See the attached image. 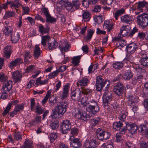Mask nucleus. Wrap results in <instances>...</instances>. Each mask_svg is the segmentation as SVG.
Instances as JSON below:
<instances>
[{
    "label": "nucleus",
    "mask_w": 148,
    "mask_h": 148,
    "mask_svg": "<svg viewBox=\"0 0 148 148\" xmlns=\"http://www.w3.org/2000/svg\"><path fill=\"white\" fill-rule=\"evenodd\" d=\"M136 22L140 26L145 28L148 25V14L145 13L136 17Z\"/></svg>",
    "instance_id": "f257e3e1"
},
{
    "label": "nucleus",
    "mask_w": 148,
    "mask_h": 148,
    "mask_svg": "<svg viewBox=\"0 0 148 148\" xmlns=\"http://www.w3.org/2000/svg\"><path fill=\"white\" fill-rule=\"evenodd\" d=\"M96 135L99 139L102 140L109 139L110 136V133L107 131H104L100 128L97 129L96 131Z\"/></svg>",
    "instance_id": "f03ea898"
},
{
    "label": "nucleus",
    "mask_w": 148,
    "mask_h": 148,
    "mask_svg": "<svg viewBox=\"0 0 148 148\" xmlns=\"http://www.w3.org/2000/svg\"><path fill=\"white\" fill-rule=\"evenodd\" d=\"M128 69L125 71L124 75H123L121 74H119L113 80V82L117 81L118 82L120 79H121L122 77L125 80H129L132 78L133 77V75L130 69L128 68Z\"/></svg>",
    "instance_id": "7ed1b4c3"
},
{
    "label": "nucleus",
    "mask_w": 148,
    "mask_h": 148,
    "mask_svg": "<svg viewBox=\"0 0 148 148\" xmlns=\"http://www.w3.org/2000/svg\"><path fill=\"white\" fill-rule=\"evenodd\" d=\"M40 12L43 13L45 16L47 22L53 23L56 21V19L54 18L51 17L49 14L48 8L45 7L41 8Z\"/></svg>",
    "instance_id": "20e7f679"
},
{
    "label": "nucleus",
    "mask_w": 148,
    "mask_h": 148,
    "mask_svg": "<svg viewBox=\"0 0 148 148\" xmlns=\"http://www.w3.org/2000/svg\"><path fill=\"white\" fill-rule=\"evenodd\" d=\"M71 127V123L69 120H66L61 123L60 130L63 134H66Z\"/></svg>",
    "instance_id": "39448f33"
},
{
    "label": "nucleus",
    "mask_w": 148,
    "mask_h": 148,
    "mask_svg": "<svg viewBox=\"0 0 148 148\" xmlns=\"http://www.w3.org/2000/svg\"><path fill=\"white\" fill-rule=\"evenodd\" d=\"M107 81L105 80L104 81L103 78L101 76H97L96 77V89L98 91H100L106 83Z\"/></svg>",
    "instance_id": "423d86ee"
},
{
    "label": "nucleus",
    "mask_w": 148,
    "mask_h": 148,
    "mask_svg": "<svg viewBox=\"0 0 148 148\" xmlns=\"http://www.w3.org/2000/svg\"><path fill=\"white\" fill-rule=\"evenodd\" d=\"M115 82L116 83L114 84H116L113 89V91L116 94L120 96L123 93L124 89V86L121 82H119V81L118 82L116 81L113 83Z\"/></svg>",
    "instance_id": "0eeeda50"
},
{
    "label": "nucleus",
    "mask_w": 148,
    "mask_h": 148,
    "mask_svg": "<svg viewBox=\"0 0 148 148\" xmlns=\"http://www.w3.org/2000/svg\"><path fill=\"white\" fill-rule=\"evenodd\" d=\"M112 92L106 91L103 95V102L104 106L108 105L112 99Z\"/></svg>",
    "instance_id": "6e6552de"
},
{
    "label": "nucleus",
    "mask_w": 148,
    "mask_h": 148,
    "mask_svg": "<svg viewBox=\"0 0 148 148\" xmlns=\"http://www.w3.org/2000/svg\"><path fill=\"white\" fill-rule=\"evenodd\" d=\"M87 97H82L81 100V102L83 106H87L88 105H92V106H95L96 108H99L98 103L96 101L93 100H90L88 101L86 99Z\"/></svg>",
    "instance_id": "1a4fd4ad"
},
{
    "label": "nucleus",
    "mask_w": 148,
    "mask_h": 148,
    "mask_svg": "<svg viewBox=\"0 0 148 148\" xmlns=\"http://www.w3.org/2000/svg\"><path fill=\"white\" fill-rule=\"evenodd\" d=\"M70 142V145L71 147L77 148L81 147L82 144L77 138H75L73 136H71L69 139Z\"/></svg>",
    "instance_id": "9d476101"
},
{
    "label": "nucleus",
    "mask_w": 148,
    "mask_h": 148,
    "mask_svg": "<svg viewBox=\"0 0 148 148\" xmlns=\"http://www.w3.org/2000/svg\"><path fill=\"white\" fill-rule=\"evenodd\" d=\"M67 103L66 102H62L59 105H57L56 107L57 111L58 112V115H62L65 113L66 110V106Z\"/></svg>",
    "instance_id": "9b49d317"
},
{
    "label": "nucleus",
    "mask_w": 148,
    "mask_h": 148,
    "mask_svg": "<svg viewBox=\"0 0 148 148\" xmlns=\"http://www.w3.org/2000/svg\"><path fill=\"white\" fill-rule=\"evenodd\" d=\"M138 47L136 43L133 42L128 44L126 46V49L129 53H134L138 49Z\"/></svg>",
    "instance_id": "f8f14e48"
},
{
    "label": "nucleus",
    "mask_w": 148,
    "mask_h": 148,
    "mask_svg": "<svg viewBox=\"0 0 148 148\" xmlns=\"http://www.w3.org/2000/svg\"><path fill=\"white\" fill-rule=\"evenodd\" d=\"M82 95L80 90H75L72 92L71 98L75 101H78L81 99Z\"/></svg>",
    "instance_id": "ddd939ff"
},
{
    "label": "nucleus",
    "mask_w": 148,
    "mask_h": 148,
    "mask_svg": "<svg viewBox=\"0 0 148 148\" xmlns=\"http://www.w3.org/2000/svg\"><path fill=\"white\" fill-rule=\"evenodd\" d=\"M7 4L10 5V7L13 9L14 8L16 11H18V10L20 6H23V5L19 2L18 0H15L14 1H10L7 2Z\"/></svg>",
    "instance_id": "4468645a"
},
{
    "label": "nucleus",
    "mask_w": 148,
    "mask_h": 148,
    "mask_svg": "<svg viewBox=\"0 0 148 148\" xmlns=\"http://www.w3.org/2000/svg\"><path fill=\"white\" fill-rule=\"evenodd\" d=\"M69 84H68L63 86L62 95L60 97L62 100L65 99L68 95L70 88Z\"/></svg>",
    "instance_id": "2eb2a0df"
},
{
    "label": "nucleus",
    "mask_w": 148,
    "mask_h": 148,
    "mask_svg": "<svg viewBox=\"0 0 148 148\" xmlns=\"http://www.w3.org/2000/svg\"><path fill=\"white\" fill-rule=\"evenodd\" d=\"M127 129L132 134H134L136 133L138 127L135 123L128 124L126 126Z\"/></svg>",
    "instance_id": "dca6fc26"
},
{
    "label": "nucleus",
    "mask_w": 148,
    "mask_h": 148,
    "mask_svg": "<svg viewBox=\"0 0 148 148\" xmlns=\"http://www.w3.org/2000/svg\"><path fill=\"white\" fill-rule=\"evenodd\" d=\"M12 78L15 82H20L22 77V73L18 71H15L12 74Z\"/></svg>",
    "instance_id": "f3484780"
},
{
    "label": "nucleus",
    "mask_w": 148,
    "mask_h": 148,
    "mask_svg": "<svg viewBox=\"0 0 148 148\" xmlns=\"http://www.w3.org/2000/svg\"><path fill=\"white\" fill-rule=\"evenodd\" d=\"M121 21L128 24H130L132 22L133 17L128 15H125L121 17Z\"/></svg>",
    "instance_id": "a211bd4d"
},
{
    "label": "nucleus",
    "mask_w": 148,
    "mask_h": 148,
    "mask_svg": "<svg viewBox=\"0 0 148 148\" xmlns=\"http://www.w3.org/2000/svg\"><path fill=\"white\" fill-rule=\"evenodd\" d=\"M88 82V80L86 77H84L80 79L77 83V86L82 88L86 86Z\"/></svg>",
    "instance_id": "6ab92c4d"
},
{
    "label": "nucleus",
    "mask_w": 148,
    "mask_h": 148,
    "mask_svg": "<svg viewBox=\"0 0 148 148\" xmlns=\"http://www.w3.org/2000/svg\"><path fill=\"white\" fill-rule=\"evenodd\" d=\"M96 141L95 140L92 139L86 141L84 144L86 148H95L96 147Z\"/></svg>",
    "instance_id": "aec40b11"
},
{
    "label": "nucleus",
    "mask_w": 148,
    "mask_h": 148,
    "mask_svg": "<svg viewBox=\"0 0 148 148\" xmlns=\"http://www.w3.org/2000/svg\"><path fill=\"white\" fill-rule=\"evenodd\" d=\"M41 51L39 46L38 45L35 46L34 49L33 56L36 59H38L40 56Z\"/></svg>",
    "instance_id": "412c9836"
},
{
    "label": "nucleus",
    "mask_w": 148,
    "mask_h": 148,
    "mask_svg": "<svg viewBox=\"0 0 148 148\" xmlns=\"http://www.w3.org/2000/svg\"><path fill=\"white\" fill-rule=\"evenodd\" d=\"M22 62L21 58H19L15 60L14 61L10 62L9 64V66L11 69L13 68L14 67L16 66L17 65L20 64Z\"/></svg>",
    "instance_id": "4be33fe9"
},
{
    "label": "nucleus",
    "mask_w": 148,
    "mask_h": 148,
    "mask_svg": "<svg viewBox=\"0 0 148 148\" xmlns=\"http://www.w3.org/2000/svg\"><path fill=\"white\" fill-rule=\"evenodd\" d=\"M84 106L86 107L87 111L94 114H96L99 110V108H96L95 106H92V105H88L87 106Z\"/></svg>",
    "instance_id": "5701e85b"
},
{
    "label": "nucleus",
    "mask_w": 148,
    "mask_h": 148,
    "mask_svg": "<svg viewBox=\"0 0 148 148\" xmlns=\"http://www.w3.org/2000/svg\"><path fill=\"white\" fill-rule=\"evenodd\" d=\"M10 46H7L4 49V56L9 58H10L12 51Z\"/></svg>",
    "instance_id": "b1692460"
},
{
    "label": "nucleus",
    "mask_w": 148,
    "mask_h": 148,
    "mask_svg": "<svg viewBox=\"0 0 148 148\" xmlns=\"http://www.w3.org/2000/svg\"><path fill=\"white\" fill-rule=\"evenodd\" d=\"M139 130L145 136L148 137V127L145 125H141L139 127Z\"/></svg>",
    "instance_id": "393cba45"
},
{
    "label": "nucleus",
    "mask_w": 148,
    "mask_h": 148,
    "mask_svg": "<svg viewBox=\"0 0 148 148\" xmlns=\"http://www.w3.org/2000/svg\"><path fill=\"white\" fill-rule=\"evenodd\" d=\"M140 60V63L143 66L148 67V57L146 55L141 56Z\"/></svg>",
    "instance_id": "a878e982"
},
{
    "label": "nucleus",
    "mask_w": 148,
    "mask_h": 148,
    "mask_svg": "<svg viewBox=\"0 0 148 148\" xmlns=\"http://www.w3.org/2000/svg\"><path fill=\"white\" fill-rule=\"evenodd\" d=\"M12 31V29L9 26H5L4 29L3 30L4 34L6 36H9L11 35L13 33Z\"/></svg>",
    "instance_id": "bb28decb"
},
{
    "label": "nucleus",
    "mask_w": 148,
    "mask_h": 148,
    "mask_svg": "<svg viewBox=\"0 0 148 148\" xmlns=\"http://www.w3.org/2000/svg\"><path fill=\"white\" fill-rule=\"evenodd\" d=\"M137 4V9L140 12L143 11V8L146 7L148 6L147 3L145 1H139Z\"/></svg>",
    "instance_id": "cd10ccee"
},
{
    "label": "nucleus",
    "mask_w": 148,
    "mask_h": 148,
    "mask_svg": "<svg viewBox=\"0 0 148 148\" xmlns=\"http://www.w3.org/2000/svg\"><path fill=\"white\" fill-rule=\"evenodd\" d=\"M19 35L17 32H13L11 35V40L12 42L16 43L19 40Z\"/></svg>",
    "instance_id": "c85d7f7f"
},
{
    "label": "nucleus",
    "mask_w": 148,
    "mask_h": 148,
    "mask_svg": "<svg viewBox=\"0 0 148 148\" xmlns=\"http://www.w3.org/2000/svg\"><path fill=\"white\" fill-rule=\"evenodd\" d=\"M127 115V112L125 110H122L119 113V118L120 120L123 122L124 121Z\"/></svg>",
    "instance_id": "c756f323"
},
{
    "label": "nucleus",
    "mask_w": 148,
    "mask_h": 148,
    "mask_svg": "<svg viewBox=\"0 0 148 148\" xmlns=\"http://www.w3.org/2000/svg\"><path fill=\"white\" fill-rule=\"evenodd\" d=\"M127 98L128 99V103L130 105H131L137 103L135 97L131 93H129Z\"/></svg>",
    "instance_id": "7c9ffc66"
},
{
    "label": "nucleus",
    "mask_w": 148,
    "mask_h": 148,
    "mask_svg": "<svg viewBox=\"0 0 148 148\" xmlns=\"http://www.w3.org/2000/svg\"><path fill=\"white\" fill-rule=\"evenodd\" d=\"M69 45L66 43H63L59 45V48L61 51H69Z\"/></svg>",
    "instance_id": "2f4dec72"
},
{
    "label": "nucleus",
    "mask_w": 148,
    "mask_h": 148,
    "mask_svg": "<svg viewBox=\"0 0 148 148\" xmlns=\"http://www.w3.org/2000/svg\"><path fill=\"white\" fill-rule=\"evenodd\" d=\"M38 27L39 32L42 34L47 33L49 32V27L47 26L45 28L43 27L42 25L41 24L39 25Z\"/></svg>",
    "instance_id": "473e14b6"
},
{
    "label": "nucleus",
    "mask_w": 148,
    "mask_h": 148,
    "mask_svg": "<svg viewBox=\"0 0 148 148\" xmlns=\"http://www.w3.org/2000/svg\"><path fill=\"white\" fill-rule=\"evenodd\" d=\"M81 58V56H79L74 57L72 58V63L75 66H76L78 65Z\"/></svg>",
    "instance_id": "72a5a7b5"
},
{
    "label": "nucleus",
    "mask_w": 148,
    "mask_h": 148,
    "mask_svg": "<svg viewBox=\"0 0 148 148\" xmlns=\"http://www.w3.org/2000/svg\"><path fill=\"white\" fill-rule=\"evenodd\" d=\"M58 45V42L57 41H55L53 42L48 43V49L49 50H52L57 48Z\"/></svg>",
    "instance_id": "f704fd0d"
},
{
    "label": "nucleus",
    "mask_w": 148,
    "mask_h": 148,
    "mask_svg": "<svg viewBox=\"0 0 148 148\" xmlns=\"http://www.w3.org/2000/svg\"><path fill=\"white\" fill-rule=\"evenodd\" d=\"M100 119L99 118H95L90 121V126L92 129H94V126L97 125L99 122Z\"/></svg>",
    "instance_id": "c9c22d12"
},
{
    "label": "nucleus",
    "mask_w": 148,
    "mask_h": 148,
    "mask_svg": "<svg viewBox=\"0 0 148 148\" xmlns=\"http://www.w3.org/2000/svg\"><path fill=\"white\" fill-rule=\"evenodd\" d=\"M64 6L66 7V9L71 11H73L75 10L74 8H73L72 3L68 2L65 1L64 2Z\"/></svg>",
    "instance_id": "e433bc0d"
},
{
    "label": "nucleus",
    "mask_w": 148,
    "mask_h": 148,
    "mask_svg": "<svg viewBox=\"0 0 148 148\" xmlns=\"http://www.w3.org/2000/svg\"><path fill=\"white\" fill-rule=\"evenodd\" d=\"M50 127L51 129L55 130L58 128V122L57 120L55 119L51 121L50 125Z\"/></svg>",
    "instance_id": "4c0bfd02"
},
{
    "label": "nucleus",
    "mask_w": 148,
    "mask_h": 148,
    "mask_svg": "<svg viewBox=\"0 0 148 148\" xmlns=\"http://www.w3.org/2000/svg\"><path fill=\"white\" fill-rule=\"evenodd\" d=\"M126 45V42L125 40H121L117 42L116 45L119 49H121L125 46Z\"/></svg>",
    "instance_id": "58836bf2"
},
{
    "label": "nucleus",
    "mask_w": 148,
    "mask_h": 148,
    "mask_svg": "<svg viewBox=\"0 0 148 148\" xmlns=\"http://www.w3.org/2000/svg\"><path fill=\"white\" fill-rule=\"evenodd\" d=\"M123 124L121 121L115 122L113 124V127L114 129L117 130L120 129L123 126Z\"/></svg>",
    "instance_id": "ea45409f"
},
{
    "label": "nucleus",
    "mask_w": 148,
    "mask_h": 148,
    "mask_svg": "<svg viewBox=\"0 0 148 148\" xmlns=\"http://www.w3.org/2000/svg\"><path fill=\"white\" fill-rule=\"evenodd\" d=\"M23 146L26 148H33L32 141L29 139H26Z\"/></svg>",
    "instance_id": "a19ab883"
},
{
    "label": "nucleus",
    "mask_w": 148,
    "mask_h": 148,
    "mask_svg": "<svg viewBox=\"0 0 148 148\" xmlns=\"http://www.w3.org/2000/svg\"><path fill=\"white\" fill-rule=\"evenodd\" d=\"M94 31L92 29L88 30L87 32V35L85 37L86 40H90L94 34Z\"/></svg>",
    "instance_id": "79ce46f5"
},
{
    "label": "nucleus",
    "mask_w": 148,
    "mask_h": 148,
    "mask_svg": "<svg viewBox=\"0 0 148 148\" xmlns=\"http://www.w3.org/2000/svg\"><path fill=\"white\" fill-rule=\"evenodd\" d=\"M24 104L23 103L21 104H17L15 107L14 109L17 112H21L24 109Z\"/></svg>",
    "instance_id": "37998d69"
},
{
    "label": "nucleus",
    "mask_w": 148,
    "mask_h": 148,
    "mask_svg": "<svg viewBox=\"0 0 148 148\" xmlns=\"http://www.w3.org/2000/svg\"><path fill=\"white\" fill-rule=\"evenodd\" d=\"M113 68L116 69H119L123 66V64L121 62H116L113 64Z\"/></svg>",
    "instance_id": "c03bdc74"
},
{
    "label": "nucleus",
    "mask_w": 148,
    "mask_h": 148,
    "mask_svg": "<svg viewBox=\"0 0 148 148\" xmlns=\"http://www.w3.org/2000/svg\"><path fill=\"white\" fill-rule=\"evenodd\" d=\"M73 8H74V10H77L79 8L80 4L79 1L78 0H73L72 1Z\"/></svg>",
    "instance_id": "a18cd8bd"
},
{
    "label": "nucleus",
    "mask_w": 148,
    "mask_h": 148,
    "mask_svg": "<svg viewBox=\"0 0 148 148\" xmlns=\"http://www.w3.org/2000/svg\"><path fill=\"white\" fill-rule=\"evenodd\" d=\"M50 38V37L48 36H45L42 37L41 40V43L44 46H46L47 42L49 41Z\"/></svg>",
    "instance_id": "49530a36"
},
{
    "label": "nucleus",
    "mask_w": 148,
    "mask_h": 148,
    "mask_svg": "<svg viewBox=\"0 0 148 148\" xmlns=\"http://www.w3.org/2000/svg\"><path fill=\"white\" fill-rule=\"evenodd\" d=\"M35 108L36 110L35 112L38 114H41L44 112V110L42 109L41 106L39 105L38 103L37 104Z\"/></svg>",
    "instance_id": "de8ad7c7"
},
{
    "label": "nucleus",
    "mask_w": 148,
    "mask_h": 148,
    "mask_svg": "<svg viewBox=\"0 0 148 148\" xmlns=\"http://www.w3.org/2000/svg\"><path fill=\"white\" fill-rule=\"evenodd\" d=\"M23 56L24 58L25 61L26 62L28 61L29 60L31 57L30 54V52L28 51H25L23 54Z\"/></svg>",
    "instance_id": "09e8293b"
},
{
    "label": "nucleus",
    "mask_w": 148,
    "mask_h": 148,
    "mask_svg": "<svg viewBox=\"0 0 148 148\" xmlns=\"http://www.w3.org/2000/svg\"><path fill=\"white\" fill-rule=\"evenodd\" d=\"M12 82L10 80H6L3 83V86L8 88H9L11 89L12 86Z\"/></svg>",
    "instance_id": "8fccbe9b"
},
{
    "label": "nucleus",
    "mask_w": 148,
    "mask_h": 148,
    "mask_svg": "<svg viewBox=\"0 0 148 148\" xmlns=\"http://www.w3.org/2000/svg\"><path fill=\"white\" fill-rule=\"evenodd\" d=\"M57 133H51L50 134L49 138L51 142H53L56 139L57 137Z\"/></svg>",
    "instance_id": "3c124183"
},
{
    "label": "nucleus",
    "mask_w": 148,
    "mask_h": 148,
    "mask_svg": "<svg viewBox=\"0 0 148 148\" xmlns=\"http://www.w3.org/2000/svg\"><path fill=\"white\" fill-rule=\"evenodd\" d=\"M15 14V13L13 11H9L5 14V16L8 18L9 17H13Z\"/></svg>",
    "instance_id": "603ef678"
},
{
    "label": "nucleus",
    "mask_w": 148,
    "mask_h": 148,
    "mask_svg": "<svg viewBox=\"0 0 148 148\" xmlns=\"http://www.w3.org/2000/svg\"><path fill=\"white\" fill-rule=\"evenodd\" d=\"M95 21L97 23H100L102 22V16H98L94 18Z\"/></svg>",
    "instance_id": "864d4df0"
},
{
    "label": "nucleus",
    "mask_w": 148,
    "mask_h": 148,
    "mask_svg": "<svg viewBox=\"0 0 148 148\" xmlns=\"http://www.w3.org/2000/svg\"><path fill=\"white\" fill-rule=\"evenodd\" d=\"M140 145V148H148V140L147 143L143 141H141Z\"/></svg>",
    "instance_id": "5fc2aeb1"
},
{
    "label": "nucleus",
    "mask_w": 148,
    "mask_h": 148,
    "mask_svg": "<svg viewBox=\"0 0 148 148\" xmlns=\"http://www.w3.org/2000/svg\"><path fill=\"white\" fill-rule=\"evenodd\" d=\"M58 71H55L53 72L50 73L48 75L49 79H51L54 78L56 76L58 75Z\"/></svg>",
    "instance_id": "6e6d98bb"
},
{
    "label": "nucleus",
    "mask_w": 148,
    "mask_h": 148,
    "mask_svg": "<svg viewBox=\"0 0 148 148\" xmlns=\"http://www.w3.org/2000/svg\"><path fill=\"white\" fill-rule=\"evenodd\" d=\"M35 105V100L34 98H31L30 99V109L32 111L35 110L34 106Z\"/></svg>",
    "instance_id": "4d7b16f0"
},
{
    "label": "nucleus",
    "mask_w": 148,
    "mask_h": 148,
    "mask_svg": "<svg viewBox=\"0 0 148 148\" xmlns=\"http://www.w3.org/2000/svg\"><path fill=\"white\" fill-rule=\"evenodd\" d=\"M126 26L123 25L121 28L120 32L119 34V36L120 35H122L123 36H125L127 35V34H123V32H126V30H125V29L126 28Z\"/></svg>",
    "instance_id": "13d9d810"
},
{
    "label": "nucleus",
    "mask_w": 148,
    "mask_h": 148,
    "mask_svg": "<svg viewBox=\"0 0 148 148\" xmlns=\"http://www.w3.org/2000/svg\"><path fill=\"white\" fill-rule=\"evenodd\" d=\"M7 77L5 75V74L3 73H0V81L1 82H4L7 80Z\"/></svg>",
    "instance_id": "bf43d9fd"
},
{
    "label": "nucleus",
    "mask_w": 148,
    "mask_h": 148,
    "mask_svg": "<svg viewBox=\"0 0 148 148\" xmlns=\"http://www.w3.org/2000/svg\"><path fill=\"white\" fill-rule=\"evenodd\" d=\"M11 89L8 88H7L6 87L3 86L1 90V93L2 94L8 93V92H9Z\"/></svg>",
    "instance_id": "052dcab7"
},
{
    "label": "nucleus",
    "mask_w": 148,
    "mask_h": 148,
    "mask_svg": "<svg viewBox=\"0 0 148 148\" xmlns=\"http://www.w3.org/2000/svg\"><path fill=\"white\" fill-rule=\"evenodd\" d=\"M79 130L76 128H73L71 130V133L73 135H77L78 133Z\"/></svg>",
    "instance_id": "680f3d73"
},
{
    "label": "nucleus",
    "mask_w": 148,
    "mask_h": 148,
    "mask_svg": "<svg viewBox=\"0 0 148 148\" xmlns=\"http://www.w3.org/2000/svg\"><path fill=\"white\" fill-rule=\"evenodd\" d=\"M91 91L88 88H84L82 90V93L84 94H86L88 95H91Z\"/></svg>",
    "instance_id": "e2e57ef3"
},
{
    "label": "nucleus",
    "mask_w": 148,
    "mask_h": 148,
    "mask_svg": "<svg viewBox=\"0 0 148 148\" xmlns=\"http://www.w3.org/2000/svg\"><path fill=\"white\" fill-rule=\"evenodd\" d=\"M58 115V112L57 111V109H54L53 110V113L51 114V116L52 118H55L57 117V115Z\"/></svg>",
    "instance_id": "0e129e2a"
},
{
    "label": "nucleus",
    "mask_w": 148,
    "mask_h": 148,
    "mask_svg": "<svg viewBox=\"0 0 148 148\" xmlns=\"http://www.w3.org/2000/svg\"><path fill=\"white\" fill-rule=\"evenodd\" d=\"M146 33L142 32H140L138 34V37L140 39H143L144 38L145 39Z\"/></svg>",
    "instance_id": "69168bd1"
},
{
    "label": "nucleus",
    "mask_w": 148,
    "mask_h": 148,
    "mask_svg": "<svg viewBox=\"0 0 148 148\" xmlns=\"http://www.w3.org/2000/svg\"><path fill=\"white\" fill-rule=\"evenodd\" d=\"M90 2L88 0H83L82 5L85 8H87L89 7Z\"/></svg>",
    "instance_id": "338daca9"
},
{
    "label": "nucleus",
    "mask_w": 148,
    "mask_h": 148,
    "mask_svg": "<svg viewBox=\"0 0 148 148\" xmlns=\"http://www.w3.org/2000/svg\"><path fill=\"white\" fill-rule=\"evenodd\" d=\"M138 29L137 27H135L129 34V36H132L135 33L138 32Z\"/></svg>",
    "instance_id": "774afa93"
}]
</instances>
